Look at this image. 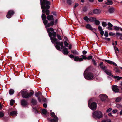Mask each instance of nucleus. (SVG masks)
Here are the masks:
<instances>
[{"mask_svg": "<svg viewBox=\"0 0 122 122\" xmlns=\"http://www.w3.org/2000/svg\"><path fill=\"white\" fill-rule=\"evenodd\" d=\"M40 3L41 7L43 9L42 10V12L48 15L49 14L50 11L48 9L50 8L49 5L50 4V2L48 1L44 0L42 2L41 0H40Z\"/></svg>", "mask_w": 122, "mask_h": 122, "instance_id": "f257e3e1", "label": "nucleus"}, {"mask_svg": "<svg viewBox=\"0 0 122 122\" xmlns=\"http://www.w3.org/2000/svg\"><path fill=\"white\" fill-rule=\"evenodd\" d=\"M55 46L57 49L59 50H61V49H63L62 52L64 55H67L68 53V49L65 47L63 45V42H56V44L55 45Z\"/></svg>", "mask_w": 122, "mask_h": 122, "instance_id": "f03ea898", "label": "nucleus"}, {"mask_svg": "<svg viewBox=\"0 0 122 122\" xmlns=\"http://www.w3.org/2000/svg\"><path fill=\"white\" fill-rule=\"evenodd\" d=\"M23 98H27L30 97L33 94V93L32 92H30L28 93L27 91L26 90H23L20 92Z\"/></svg>", "mask_w": 122, "mask_h": 122, "instance_id": "7ed1b4c3", "label": "nucleus"}, {"mask_svg": "<svg viewBox=\"0 0 122 122\" xmlns=\"http://www.w3.org/2000/svg\"><path fill=\"white\" fill-rule=\"evenodd\" d=\"M47 19L49 21H51L50 23H47L45 26L46 28L50 26H52L54 23L53 16L52 15H48L46 17Z\"/></svg>", "mask_w": 122, "mask_h": 122, "instance_id": "20e7f679", "label": "nucleus"}, {"mask_svg": "<svg viewBox=\"0 0 122 122\" xmlns=\"http://www.w3.org/2000/svg\"><path fill=\"white\" fill-rule=\"evenodd\" d=\"M88 69H86L84 71V76L85 78L88 80H91L94 78V76L92 73L88 72L86 73V72L88 71Z\"/></svg>", "mask_w": 122, "mask_h": 122, "instance_id": "39448f33", "label": "nucleus"}, {"mask_svg": "<svg viewBox=\"0 0 122 122\" xmlns=\"http://www.w3.org/2000/svg\"><path fill=\"white\" fill-rule=\"evenodd\" d=\"M92 116L94 118L99 119L102 117L103 114L101 111H96L93 112Z\"/></svg>", "mask_w": 122, "mask_h": 122, "instance_id": "423d86ee", "label": "nucleus"}, {"mask_svg": "<svg viewBox=\"0 0 122 122\" xmlns=\"http://www.w3.org/2000/svg\"><path fill=\"white\" fill-rule=\"evenodd\" d=\"M47 28V31L48 33L49 36H52L54 37H55L56 36V33L54 31V29L52 28Z\"/></svg>", "mask_w": 122, "mask_h": 122, "instance_id": "0eeeda50", "label": "nucleus"}, {"mask_svg": "<svg viewBox=\"0 0 122 122\" xmlns=\"http://www.w3.org/2000/svg\"><path fill=\"white\" fill-rule=\"evenodd\" d=\"M88 106L89 108L92 110H95L97 108V104L95 102L92 103L90 105L89 103H88Z\"/></svg>", "mask_w": 122, "mask_h": 122, "instance_id": "6e6552de", "label": "nucleus"}, {"mask_svg": "<svg viewBox=\"0 0 122 122\" xmlns=\"http://www.w3.org/2000/svg\"><path fill=\"white\" fill-rule=\"evenodd\" d=\"M15 12L13 10H9L6 15V17L8 18H10L11 16L14 14Z\"/></svg>", "mask_w": 122, "mask_h": 122, "instance_id": "1a4fd4ad", "label": "nucleus"}, {"mask_svg": "<svg viewBox=\"0 0 122 122\" xmlns=\"http://www.w3.org/2000/svg\"><path fill=\"white\" fill-rule=\"evenodd\" d=\"M46 16L44 14H42L41 18L43 20V22L44 25L46 26L48 22V21L46 19Z\"/></svg>", "mask_w": 122, "mask_h": 122, "instance_id": "9d476101", "label": "nucleus"}, {"mask_svg": "<svg viewBox=\"0 0 122 122\" xmlns=\"http://www.w3.org/2000/svg\"><path fill=\"white\" fill-rule=\"evenodd\" d=\"M99 97L102 101H104L108 97L105 94H101L100 95Z\"/></svg>", "mask_w": 122, "mask_h": 122, "instance_id": "9b49d317", "label": "nucleus"}, {"mask_svg": "<svg viewBox=\"0 0 122 122\" xmlns=\"http://www.w3.org/2000/svg\"><path fill=\"white\" fill-rule=\"evenodd\" d=\"M112 90L115 92H118L119 91V89L118 88L117 86L116 85L112 86Z\"/></svg>", "mask_w": 122, "mask_h": 122, "instance_id": "f8f14e48", "label": "nucleus"}, {"mask_svg": "<svg viewBox=\"0 0 122 122\" xmlns=\"http://www.w3.org/2000/svg\"><path fill=\"white\" fill-rule=\"evenodd\" d=\"M21 102V105L23 106H26L28 103L27 101L24 99L22 100Z\"/></svg>", "mask_w": 122, "mask_h": 122, "instance_id": "ddd939ff", "label": "nucleus"}, {"mask_svg": "<svg viewBox=\"0 0 122 122\" xmlns=\"http://www.w3.org/2000/svg\"><path fill=\"white\" fill-rule=\"evenodd\" d=\"M54 118L51 119L49 118H48V120L50 121V122H57L58 121V118L57 117H54Z\"/></svg>", "mask_w": 122, "mask_h": 122, "instance_id": "4468645a", "label": "nucleus"}, {"mask_svg": "<svg viewBox=\"0 0 122 122\" xmlns=\"http://www.w3.org/2000/svg\"><path fill=\"white\" fill-rule=\"evenodd\" d=\"M52 36H49V37L50 38V39L51 40V41L53 43H56V42H57V39L54 37H52Z\"/></svg>", "mask_w": 122, "mask_h": 122, "instance_id": "2eb2a0df", "label": "nucleus"}, {"mask_svg": "<svg viewBox=\"0 0 122 122\" xmlns=\"http://www.w3.org/2000/svg\"><path fill=\"white\" fill-rule=\"evenodd\" d=\"M106 62H107L108 63L111 64H113L116 66H117V65L114 62H112L110 60H104Z\"/></svg>", "mask_w": 122, "mask_h": 122, "instance_id": "dca6fc26", "label": "nucleus"}, {"mask_svg": "<svg viewBox=\"0 0 122 122\" xmlns=\"http://www.w3.org/2000/svg\"><path fill=\"white\" fill-rule=\"evenodd\" d=\"M104 72H105L107 74L111 76H112L113 75L111 74L110 70H107V69L104 71Z\"/></svg>", "mask_w": 122, "mask_h": 122, "instance_id": "f3484780", "label": "nucleus"}, {"mask_svg": "<svg viewBox=\"0 0 122 122\" xmlns=\"http://www.w3.org/2000/svg\"><path fill=\"white\" fill-rule=\"evenodd\" d=\"M86 28L89 29L90 30H92L93 29L92 27L89 24H88L86 25Z\"/></svg>", "mask_w": 122, "mask_h": 122, "instance_id": "a211bd4d", "label": "nucleus"}, {"mask_svg": "<svg viewBox=\"0 0 122 122\" xmlns=\"http://www.w3.org/2000/svg\"><path fill=\"white\" fill-rule=\"evenodd\" d=\"M113 3V2L110 0H108L107 2L105 3V4L108 5H111Z\"/></svg>", "mask_w": 122, "mask_h": 122, "instance_id": "6ab92c4d", "label": "nucleus"}, {"mask_svg": "<svg viewBox=\"0 0 122 122\" xmlns=\"http://www.w3.org/2000/svg\"><path fill=\"white\" fill-rule=\"evenodd\" d=\"M100 12V11L97 9H96L94 10L93 11V13L95 14H98Z\"/></svg>", "mask_w": 122, "mask_h": 122, "instance_id": "aec40b11", "label": "nucleus"}, {"mask_svg": "<svg viewBox=\"0 0 122 122\" xmlns=\"http://www.w3.org/2000/svg\"><path fill=\"white\" fill-rule=\"evenodd\" d=\"M31 102L34 105H36L37 103V101L36 100L34 99H32V100Z\"/></svg>", "mask_w": 122, "mask_h": 122, "instance_id": "412c9836", "label": "nucleus"}, {"mask_svg": "<svg viewBox=\"0 0 122 122\" xmlns=\"http://www.w3.org/2000/svg\"><path fill=\"white\" fill-rule=\"evenodd\" d=\"M96 20V18L94 17H90L89 18V21L90 22H93Z\"/></svg>", "mask_w": 122, "mask_h": 122, "instance_id": "4be33fe9", "label": "nucleus"}, {"mask_svg": "<svg viewBox=\"0 0 122 122\" xmlns=\"http://www.w3.org/2000/svg\"><path fill=\"white\" fill-rule=\"evenodd\" d=\"M17 112L16 111H13L11 112L10 115H11L13 116L16 115L17 114Z\"/></svg>", "mask_w": 122, "mask_h": 122, "instance_id": "5701e85b", "label": "nucleus"}, {"mask_svg": "<svg viewBox=\"0 0 122 122\" xmlns=\"http://www.w3.org/2000/svg\"><path fill=\"white\" fill-rule=\"evenodd\" d=\"M121 97H119L116 98L115 101L116 102H120L121 100Z\"/></svg>", "mask_w": 122, "mask_h": 122, "instance_id": "b1692460", "label": "nucleus"}, {"mask_svg": "<svg viewBox=\"0 0 122 122\" xmlns=\"http://www.w3.org/2000/svg\"><path fill=\"white\" fill-rule=\"evenodd\" d=\"M71 52L72 53L75 54L77 55L78 54V52L75 50H71Z\"/></svg>", "mask_w": 122, "mask_h": 122, "instance_id": "393cba45", "label": "nucleus"}, {"mask_svg": "<svg viewBox=\"0 0 122 122\" xmlns=\"http://www.w3.org/2000/svg\"><path fill=\"white\" fill-rule=\"evenodd\" d=\"M84 20L87 22H88L89 21V18L87 16H86L84 17Z\"/></svg>", "mask_w": 122, "mask_h": 122, "instance_id": "a878e982", "label": "nucleus"}, {"mask_svg": "<svg viewBox=\"0 0 122 122\" xmlns=\"http://www.w3.org/2000/svg\"><path fill=\"white\" fill-rule=\"evenodd\" d=\"M14 91L12 89H10L9 91V93L10 95L13 94L14 93Z\"/></svg>", "mask_w": 122, "mask_h": 122, "instance_id": "bb28decb", "label": "nucleus"}, {"mask_svg": "<svg viewBox=\"0 0 122 122\" xmlns=\"http://www.w3.org/2000/svg\"><path fill=\"white\" fill-rule=\"evenodd\" d=\"M100 68L102 69L104 71L107 69V67L106 66L104 65H102L100 66Z\"/></svg>", "mask_w": 122, "mask_h": 122, "instance_id": "cd10ccee", "label": "nucleus"}, {"mask_svg": "<svg viewBox=\"0 0 122 122\" xmlns=\"http://www.w3.org/2000/svg\"><path fill=\"white\" fill-rule=\"evenodd\" d=\"M114 78L115 79H117V80H119L121 78H122V77H119V76H114Z\"/></svg>", "mask_w": 122, "mask_h": 122, "instance_id": "c85d7f7f", "label": "nucleus"}, {"mask_svg": "<svg viewBox=\"0 0 122 122\" xmlns=\"http://www.w3.org/2000/svg\"><path fill=\"white\" fill-rule=\"evenodd\" d=\"M102 122H111V121L110 119H107L103 120Z\"/></svg>", "mask_w": 122, "mask_h": 122, "instance_id": "c756f323", "label": "nucleus"}, {"mask_svg": "<svg viewBox=\"0 0 122 122\" xmlns=\"http://www.w3.org/2000/svg\"><path fill=\"white\" fill-rule=\"evenodd\" d=\"M114 11V9L113 8H111L109 9V12L110 13H113Z\"/></svg>", "mask_w": 122, "mask_h": 122, "instance_id": "7c9ffc66", "label": "nucleus"}, {"mask_svg": "<svg viewBox=\"0 0 122 122\" xmlns=\"http://www.w3.org/2000/svg\"><path fill=\"white\" fill-rule=\"evenodd\" d=\"M116 36L117 37L120 36L121 37H122V34L119 33H116Z\"/></svg>", "mask_w": 122, "mask_h": 122, "instance_id": "2f4dec72", "label": "nucleus"}, {"mask_svg": "<svg viewBox=\"0 0 122 122\" xmlns=\"http://www.w3.org/2000/svg\"><path fill=\"white\" fill-rule=\"evenodd\" d=\"M42 113L46 115L47 113V111L45 109H44L42 111Z\"/></svg>", "mask_w": 122, "mask_h": 122, "instance_id": "473e14b6", "label": "nucleus"}, {"mask_svg": "<svg viewBox=\"0 0 122 122\" xmlns=\"http://www.w3.org/2000/svg\"><path fill=\"white\" fill-rule=\"evenodd\" d=\"M51 116L52 117H57L56 116L55 114V113L53 112H52L51 113Z\"/></svg>", "mask_w": 122, "mask_h": 122, "instance_id": "72a5a7b5", "label": "nucleus"}, {"mask_svg": "<svg viewBox=\"0 0 122 122\" xmlns=\"http://www.w3.org/2000/svg\"><path fill=\"white\" fill-rule=\"evenodd\" d=\"M15 102V101L14 100L12 99L11 100L10 102V103L11 105H13Z\"/></svg>", "mask_w": 122, "mask_h": 122, "instance_id": "f704fd0d", "label": "nucleus"}, {"mask_svg": "<svg viewBox=\"0 0 122 122\" xmlns=\"http://www.w3.org/2000/svg\"><path fill=\"white\" fill-rule=\"evenodd\" d=\"M41 94V93L40 92H36L35 93V95L36 97H38V96Z\"/></svg>", "mask_w": 122, "mask_h": 122, "instance_id": "c9c22d12", "label": "nucleus"}, {"mask_svg": "<svg viewBox=\"0 0 122 122\" xmlns=\"http://www.w3.org/2000/svg\"><path fill=\"white\" fill-rule=\"evenodd\" d=\"M102 25L104 27H105L107 26V23L105 22H103L102 23Z\"/></svg>", "mask_w": 122, "mask_h": 122, "instance_id": "e433bc0d", "label": "nucleus"}, {"mask_svg": "<svg viewBox=\"0 0 122 122\" xmlns=\"http://www.w3.org/2000/svg\"><path fill=\"white\" fill-rule=\"evenodd\" d=\"M95 24L97 25H99L100 24V22L98 20H95Z\"/></svg>", "mask_w": 122, "mask_h": 122, "instance_id": "4c0bfd02", "label": "nucleus"}, {"mask_svg": "<svg viewBox=\"0 0 122 122\" xmlns=\"http://www.w3.org/2000/svg\"><path fill=\"white\" fill-rule=\"evenodd\" d=\"M83 60L82 58L81 57L79 58L78 56V61H81Z\"/></svg>", "mask_w": 122, "mask_h": 122, "instance_id": "58836bf2", "label": "nucleus"}, {"mask_svg": "<svg viewBox=\"0 0 122 122\" xmlns=\"http://www.w3.org/2000/svg\"><path fill=\"white\" fill-rule=\"evenodd\" d=\"M57 36L58 39L59 40H61L62 38L61 36L59 34H57Z\"/></svg>", "mask_w": 122, "mask_h": 122, "instance_id": "ea45409f", "label": "nucleus"}, {"mask_svg": "<svg viewBox=\"0 0 122 122\" xmlns=\"http://www.w3.org/2000/svg\"><path fill=\"white\" fill-rule=\"evenodd\" d=\"M120 28L117 26H114V29L118 31L119 30Z\"/></svg>", "mask_w": 122, "mask_h": 122, "instance_id": "a19ab883", "label": "nucleus"}, {"mask_svg": "<svg viewBox=\"0 0 122 122\" xmlns=\"http://www.w3.org/2000/svg\"><path fill=\"white\" fill-rule=\"evenodd\" d=\"M68 41H64V44L67 47L69 45L68 43L67 42Z\"/></svg>", "mask_w": 122, "mask_h": 122, "instance_id": "79ce46f5", "label": "nucleus"}, {"mask_svg": "<svg viewBox=\"0 0 122 122\" xmlns=\"http://www.w3.org/2000/svg\"><path fill=\"white\" fill-rule=\"evenodd\" d=\"M4 116V113L1 112H0V118H2Z\"/></svg>", "mask_w": 122, "mask_h": 122, "instance_id": "37998d69", "label": "nucleus"}, {"mask_svg": "<svg viewBox=\"0 0 122 122\" xmlns=\"http://www.w3.org/2000/svg\"><path fill=\"white\" fill-rule=\"evenodd\" d=\"M112 109L111 108H110L108 109L106 111V112L109 113L112 110Z\"/></svg>", "mask_w": 122, "mask_h": 122, "instance_id": "c03bdc74", "label": "nucleus"}, {"mask_svg": "<svg viewBox=\"0 0 122 122\" xmlns=\"http://www.w3.org/2000/svg\"><path fill=\"white\" fill-rule=\"evenodd\" d=\"M108 27H113V25H112L110 22H108L107 24Z\"/></svg>", "mask_w": 122, "mask_h": 122, "instance_id": "a18cd8bd", "label": "nucleus"}, {"mask_svg": "<svg viewBox=\"0 0 122 122\" xmlns=\"http://www.w3.org/2000/svg\"><path fill=\"white\" fill-rule=\"evenodd\" d=\"M74 60L76 61H78V56H75L74 57Z\"/></svg>", "mask_w": 122, "mask_h": 122, "instance_id": "49530a36", "label": "nucleus"}, {"mask_svg": "<svg viewBox=\"0 0 122 122\" xmlns=\"http://www.w3.org/2000/svg\"><path fill=\"white\" fill-rule=\"evenodd\" d=\"M104 35L106 37H108V33L107 31H105V34H104Z\"/></svg>", "mask_w": 122, "mask_h": 122, "instance_id": "de8ad7c7", "label": "nucleus"}, {"mask_svg": "<svg viewBox=\"0 0 122 122\" xmlns=\"http://www.w3.org/2000/svg\"><path fill=\"white\" fill-rule=\"evenodd\" d=\"M92 57H93L92 56H88L87 58V59L88 60L91 59H92Z\"/></svg>", "mask_w": 122, "mask_h": 122, "instance_id": "09e8293b", "label": "nucleus"}, {"mask_svg": "<svg viewBox=\"0 0 122 122\" xmlns=\"http://www.w3.org/2000/svg\"><path fill=\"white\" fill-rule=\"evenodd\" d=\"M109 34L110 36H113L115 35V33H114L111 32H110L109 33Z\"/></svg>", "mask_w": 122, "mask_h": 122, "instance_id": "8fccbe9b", "label": "nucleus"}, {"mask_svg": "<svg viewBox=\"0 0 122 122\" xmlns=\"http://www.w3.org/2000/svg\"><path fill=\"white\" fill-rule=\"evenodd\" d=\"M71 1L70 0H67V3L68 4L70 5L71 4Z\"/></svg>", "mask_w": 122, "mask_h": 122, "instance_id": "3c124183", "label": "nucleus"}, {"mask_svg": "<svg viewBox=\"0 0 122 122\" xmlns=\"http://www.w3.org/2000/svg\"><path fill=\"white\" fill-rule=\"evenodd\" d=\"M69 57L71 58H74V57H75V56H74L73 55L71 54L70 55H69Z\"/></svg>", "mask_w": 122, "mask_h": 122, "instance_id": "603ef678", "label": "nucleus"}, {"mask_svg": "<svg viewBox=\"0 0 122 122\" xmlns=\"http://www.w3.org/2000/svg\"><path fill=\"white\" fill-rule=\"evenodd\" d=\"M64 39L65 40L64 41H68V40L67 38L66 37H65L64 38Z\"/></svg>", "mask_w": 122, "mask_h": 122, "instance_id": "864d4df0", "label": "nucleus"}, {"mask_svg": "<svg viewBox=\"0 0 122 122\" xmlns=\"http://www.w3.org/2000/svg\"><path fill=\"white\" fill-rule=\"evenodd\" d=\"M98 30H99L100 31H102V30H103L102 29V28L100 26H99L98 27Z\"/></svg>", "mask_w": 122, "mask_h": 122, "instance_id": "5fc2aeb1", "label": "nucleus"}, {"mask_svg": "<svg viewBox=\"0 0 122 122\" xmlns=\"http://www.w3.org/2000/svg\"><path fill=\"white\" fill-rule=\"evenodd\" d=\"M87 52L85 50L83 51L82 52L83 54V55H85L86 54Z\"/></svg>", "mask_w": 122, "mask_h": 122, "instance_id": "6e6d98bb", "label": "nucleus"}, {"mask_svg": "<svg viewBox=\"0 0 122 122\" xmlns=\"http://www.w3.org/2000/svg\"><path fill=\"white\" fill-rule=\"evenodd\" d=\"M100 34L102 36H103L104 33V32L102 30V31H100Z\"/></svg>", "mask_w": 122, "mask_h": 122, "instance_id": "4d7b16f0", "label": "nucleus"}, {"mask_svg": "<svg viewBox=\"0 0 122 122\" xmlns=\"http://www.w3.org/2000/svg\"><path fill=\"white\" fill-rule=\"evenodd\" d=\"M117 111V110L116 109L114 110H113L112 112L113 113H116Z\"/></svg>", "mask_w": 122, "mask_h": 122, "instance_id": "13d9d810", "label": "nucleus"}, {"mask_svg": "<svg viewBox=\"0 0 122 122\" xmlns=\"http://www.w3.org/2000/svg\"><path fill=\"white\" fill-rule=\"evenodd\" d=\"M42 100L44 102H46V101H47L46 99L45 98H44L43 97V99H42Z\"/></svg>", "mask_w": 122, "mask_h": 122, "instance_id": "bf43d9fd", "label": "nucleus"}, {"mask_svg": "<svg viewBox=\"0 0 122 122\" xmlns=\"http://www.w3.org/2000/svg\"><path fill=\"white\" fill-rule=\"evenodd\" d=\"M114 49H115V51H116V50H117L118 52L119 50H118V48H117V47H116L114 46Z\"/></svg>", "mask_w": 122, "mask_h": 122, "instance_id": "052dcab7", "label": "nucleus"}, {"mask_svg": "<svg viewBox=\"0 0 122 122\" xmlns=\"http://www.w3.org/2000/svg\"><path fill=\"white\" fill-rule=\"evenodd\" d=\"M107 28L109 30H113V29L112 27H108Z\"/></svg>", "mask_w": 122, "mask_h": 122, "instance_id": "680f3d73", "label": "nucleus"}, {"mask_svg": "<svg viewBox=\"0 0 122 122\" xmlns=\"http://www.w3.org/2000/svg\"><path fill=\"white\" fill-rule=\"evenodd\" d=\"M43 106L45 108H46L47 107V105L46 104L44 103L43 104Z\"/></svg>", "mask_w": 122, "mask_h": 122, "instance_id": "e2e57ef3", "label": "nucleus"}, {"mask_svg": "<svg viewBox=\"0 0 122 122\" xmlns=\"http://www.w3.org/2000/svg\"><path fill=\"white\" fill-rule=\"evenodd\" d=\"M82 58H83V59L84 60H86L87 59V57H86V56H82Z\"/></svg>", "mask_w": 122, "mask_h": 122, "instance_id": "0e129e2a", "label": "nucleus"}, {"mask_svg": "<svg viewBox=\"0 0 122 122\" xmlns=\"http://www.w3.org/2000/svg\"><path fill=\"white\" fill-rule=\"evenodd\" d=\"M72 48V45L71 44H70L69 46V49H71Z\"/></svg>", "mask_w": 122, "mask_h": 122, "instance_id": "69168bd1", "label": "nucleus"}, {"mask_svg": "<svg viewBox=\"0 0 122 122\" xmlns=\"http://www.w3.org/2000/svg\"><path fill=\"white\" fill-rule=\"evenodd\" d=\"M78 5V3H75V6L74 7V8H75Z\"/></svg>", "mask_w": 122, "mask_h": 122, "instance_id": "338daca9", "label": "nucleus"}, {"mask_svg": "<svg viewBox=\"0 0 122 122\" xmlns=\"http://www.w3.org/2000/svg\"><path fill=\"white\" fill-rule=\"evenodd\" d=\"M52 13L54 15L56 16V13L55 12H52Z\"/></svg>", "mask_w": 122, "mask_h": 122, "instance_id": "774afa93", "label": "nucleus"}]
</instances>
